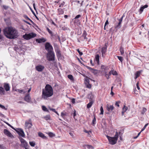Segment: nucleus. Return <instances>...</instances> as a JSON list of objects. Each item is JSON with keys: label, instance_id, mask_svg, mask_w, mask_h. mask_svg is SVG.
<instances>
[{"label": "nucleus", "instance_id": "nucleus-1", "mask_svg": "<svg viewBox=\"0 0 149 149\" xmlns=\"http://www.w3.org/2000/svg\"><path fill=\"white\" fill-rule=\"evenodd\" d=\"M3 32L4 35L10 39L16 38L18 36L17 30L12 26L6 27L3 30Z\"/></svg>", "mask_w": 149, "mask_h": 149}, {"label": "nucleus", "instance_id": "nucleus-2", "mask_svg": "<svg viewBox=\"0 0 149 149\" xmlns=\"http://www.w3.org/2000/svg\"><path fill=\"white\" fill-rule=\"evenodd\" d=\"M53 94V89L52 86L49 84H46L45 89L42 90V98L45 100H47L48 97L52 96Z\"/></svg>", "mask_w": 149, "mask_h": 149}, {"label": "nucleus", "instance_id": "nucleus-3", "mask_svg": "<svg viewBox=\"0 0 149 149\" xmlns=\"http://www.w3.org/2000/svg\"><path fill=\"white\" fill-rule=\"evenodd\" d=\"M81 15H78L72 19V21L75 26H79L81 24Z\"/></svg>", "mask_w": 149, "mask_h": 149}, {"label": "nucleus", "instance_id": "nucleus-4", "mask_svg": "<svg viewBox=\"0 0 149 149\" xmlns=\"http://www.w3.org/2000/svg\"><path fill=\"white\" fill-rule=\"evenodd\" d=\"M47 57L49 61H54L55 60V55L53 51H50L48 52Z\"/></svg>", "mask_w": 149, "mask_h": 149}, {"label": "nucleus", "instance_id": "nucleus-5", "mask_svg": "<svg viewBox=\"0 0 149 149\" xmlns=\"http://www.w3.org/2000/svg\"><path fill=\"white\" fill-rule=\"evenodd\" d=\"M36 36V34L33 33H30L28 34H26L23 36V37L26 40H29L31 38L35 37Z\"/></svg>", "mask_w": 149, "mask_h": 149}, {"label": "nucleus", "instance_id": "nucleus-6", "mask_svg": "<svg viewBox=\"0 0 149 149\" xmlns=\"http://www.w3.org/2000/svg\"><path fill=\"white\" fill-rule=\"evenodd\" d=\"M45 49L48 52H49L50 51H53V47L49 42H47L45 43Z\"/></svg>", "mask_w": 149, "mask_h": 149}, {"label": "nucleus", "instance_id": "nucleus-7", "mask_svg": "<svg viewBox=\"0 0 149 149\" xmlns=\"http://www.w3.org/2000/svg\"><path fill=\"white\" fill-rule=\"evenodd\" d=\"M22 144V146L25 148V149H28L27 147L28 145L27 142L23 139L21 137L19 138Z\"/></svg>", "mask_w": 149, "mask_h": 149}, {"label": "nucleus", "instance_id": "nucleus-8", "mask_svg": "<svg viewBox=\"0 0 149 149\" xmlns=\"http://www.w3.org/2000/svg\"><path fill=\"white\" fill-rule=\"evenodd\" d=\"M107 137L110 144L111 145H114L116 143L117 141L116 139H115L114 138L110 137L108 136H107Z\"/></svg>", "mask_w": 149, "mask_h": 149}, {"label": "nucleus", "instance_id": "nucleus-9", "mask_svg": "<svg viewBox=\"0 0 149 149\" xmlns=\"http://www.w3.org/2000/svg\"><path fill=\"white\" fill-rule=\"evenodd\" d=\"M107 51V46L106 45L105 46L102 48L101 53L102 56L103 58H105V56L106 55V52Z\"/></svg>", "mask_w": 149, "mask_h": 149}, {"label": "nucleus", "instance_id": "nucleus-10", "mask_svg": "<svg viewBox=\"0 0 149 149\" xmlns=\"http://www.w3.org/2000/svg\"><path fill=\"white\" fill-rule=\"evenodd\" d=\"M90 79H91L87 76L86 77V78H85V83L86 86V87L89 88H91V84H90Z\"/></svg>", "mask_w": 149, "mask_h": 149}, {"label": "nucleus", "instance_id": "nucleus-11", "mask_svg": "<svg viewBox=\"0 0 149 149\" xmlns=\"http://www.w3.org/2000/svg\"><path fill=\"white\" fill-rule=\"evenodd\" d=\"M87 35V33L85 30L83 31V33L82 35L80 37V40L81 41H84L85 40H87L88 38L86 37Z\"/></svg>", "mask_w": 149, "mask_h": 149}, {"label": "nucleus", "instance_id": "nucleus-12", "mask_svg": "<svg viewBox=\"0 0 149 149\" xmlns=\"http://www.w3.org/2000/svg\"><path fill=\"white\" fill-rule=\"evenodd\" d=\"M54 48L57 56L58 58L61 57V51L58 46H56L54 47Z\"/></svg>", "mask_w": 149, "mask_h": 149}, {"label": "nucleus", "instance_id": "nucleus-13", "mask_svg": "<svg viewBox=\"0 0 149 149\" xmlns=\"http://www.w3.org/2000/svg\"><path fill=\"white\" fill-rule=\"evenodd\" d=\"M18 134L22 137L25 136V134L23 130L20 128L17 129V130H15Z\"/></svg>", "mask_w": 149, "mask_h": 149}, {"label": "nucleus", "instance_id": "nucleus-14", "mask_svg": "<svg viewBox=\"0 0 149 149\" xmlns=\"http://www.w3.org/2000/svg\"><path fill=\"white\" fill-rule=\"evenodd\" d=\"M35 68L38 72H42L44 69V67L41 65H39L36 66Z\"/></svg>", "mask_w": 149, "mask_h": 149}, {"label": "nucleus", "instance_id": "nucleus-15", "mask_svg": "<svg viewBox=\"0 0 149 149\" xmlns=\"http://www.w3.org/2000/svg\"><path fill=\"white\" fill-rule=\"evenodd\" d=\"M3 133L5 135L11 138L13 137V135L7 129H5L4 130Z\"/></svg>", "mask_w": 149, "mask_h": 149}, {"label": "nucleus", "instance_id": "nucleus-16", "mask_svg": "<svg viewBox=\"0 0 149 149\" xmlns=\"http://www.w3.org/2000/svg\"><path fill=\"white\" fill-rule=\"evenodd\" d=\"M31 98L29 94L28 93L24 97V100L27 102L29 103L31 101Z\"/></svg>", "mask_w": 149, "mask_h": 149}, {"label": "nucleus", "instance_id": "nucleus-17", "mask_svg": "<svg viewBox=\"0 0 149 149\" xmlns=\"http://www.w3.org/2000/svg\"><path fill=\"white\" fill-rule=\"evenodd\" d=\"M33 125L32 123L26 121L25 122V126L26 128L29 129Z\"/></svg>", "mask_w": 149, "mask_h": 149}, {"label": "nucleus", "instance_id": "nucleus-18", "mask_svg": "<svg viewBox=\"0 0 149 149\" xmlns=\"http://www.w3.org/2000/svg\"><path fill=\"white\" fill-rule=\"evenodd\" d=\"M148 7L147 5L146 4L144 6H141L139 10V14H141L143 11V10L145 8H147Z\"/></svg>", "mask_w": 149, "mask_h": 149}, {"label": "nucleus", "instance_id": "nucleus-19", "mask_svg": "<svg viewBox=\"0 0 149 149\" xmlns=\"http://www.w3.org/2000/svg\"><path fill=\"white\" fill-rule=\"evenodd\" d=\"M143 72V70H140L137 71L136 72L135 74V77H134V79H137L138 77H139V76L140 75L141 73L142 72Z\"/></svg>", "mask_w": 149, "mask_h": 149}, {"label": "nucleus", "instance_id": "nucleus-20", "mask_svg": "<svg viewBox=\"0 0 149 149\" xmlns=\"http://www.w3.org/2000/svg\"><path fill=\"white\" fill-rule=\"evenodd\" d=\"M3 87L6 91H7L10 90V87L8 84L6 83H4V84Z\"/></svg>", "mask_w": 149, "mask_h": 149}, {"label": "nucleus", "instance_id": "nucleus-21", "mask_svg": "<svg viewBox=\"0 0 149 149\" xmlns=\"http://www.w3.org/2000/svg\"><path fill=\"white\" fill-rule=\"evenodd\" d=\"M114 107L113 105H110L107 106V109L109 112H111L114 109Z\"/></svg>", "mask_w": 149, "mask_h": 149}, {"label": "nucleus", "instance_id": "nucleus-22", "mask_svg": "<svg viewBox=\"0 0 149 149\" xmlns=\"http://www.w3.org/2000/svg\"><path fill=\"white\" fill-rule=\"evenodd\" d=\"M38 135L39 137H41L43 139H47V138L45 136L44 134L40 132H39L38 133Z\"/></svg>", "mask_w": 149, "mask_h": 149}, {"label": "nucleus", "instance_id": "nucleus-23", "mask_svg": "<svg viewBox=\"0 0 149 149\" xmlns=\"http://www.w3.org/2000/svg\"><path fill=\"white\" fill-rule=\"evenodd\" d=\"M100 56L98 54L96 55L95 56V59L97 62L98 65L99 64Z\"/></svg>", "mask_w": 149, "mask_h": 149}, {"label": "nucleus", "instance_id": "nucleus-24", "mask_svg": "<svg viewBox=\"0 0 149 149\" xmlns=\"http://www.w3.org/2000/svg\"><path fill=\"white\" fill-rule=\"evenodd\" d=\"M36 41L38 43H40L45 42L46 41V40L45 38H43L41 39H37Z\"/></svg>", "mask_w": 149, "mask_h": 149}, {"label": "nucleus", "instance_id": "nucleus-25", "mask_svg": "<svg viewBox=\"0 0 149 149\" xmlns=\"http://www.w3.org/2000/svg\"><path fill=\"white\" fill-rule=\"evenodd\" d=\"M58 15L63 14L64 13V11L61 8H58Z\"/></svg>", "mask_w": 149, "mask_h": 149}, {"label": "nucleus", "instance_id": "nucleus-26", "mask_svg": "<svg viewBox=\"0 0 149 149\" xmlns=\"http://www.w3.org/2000/svg\"><path fill=\"white\" fill-rule=\"evenodd\" d=\"M0 94L4 95L5 94V91L3 88L0 87Z\"/></svg>", "mask_w": 149, "mask_h": 149}, {"label": "nucleus", "instance_id": "nucleus-27", "mask_svg": "<svg viewBox=\"0 0 149 149\" xmlns=\"http://www.w3.org/2000/svg\"><path fill=\"white\" fill-rule=\"evenodd\" d=\"M93 102L92 101L90 102L87 105V108L88 109L90 108L92 106L93 103Z\"/></svg>", "mask_w": 149, "mask_h": 149}, {"label": "nucleus", "instance_id": "nucleus-28", "mask_svg": "<svg viewBox=\"0 0 149 149\" xmlns=\"http://www.w3.org/2000/svg\"><path fill=\"white\" fill-rule=\"evenodd\" d=\"M85 146H86L89 149H94V148L91 145H86L83 146V147H85Z\"/></svg>", "mask_w": 149, "mask_h": 149}, {"label": "nucleus", "instance_id": "nucleus-29", "mask_svg": "<svg viewBox=\"0 0 149 149\" xmlns=\"http://www.w3.org/2000/svg\"><path fill=\"white\" fill-rule=\"evenodd\" d=\"M42 110L44 111L47 112L49 113V111L44 106H42Z\"/></svg>", "mask_w": 149, "mask_h": 149}, {"label": "nucleus", "instance_id": "nucleus-30", "mask_svg": "<svg viewBox=\"0 0 149 149\" xmlns=\"http://www.w3.org/2000/svg\"><path fill=\"white\" fill-rule=\"evenodd\" d=\"M104 73L105 74V77L107 78V79H109V76L108 75V74L107 73V70H104Z\"/></svg>", "mask_w": 149, "mask_h": 149}, {"label": "nucleus", "instance_id": "nucleus-31", "mask_svg": "<svg viewBox=\"0 0 149 149\" xmlns=\"http://www.w3.org/2000/svg\"><path fill=\"white\" fill-rule=\"evenodd\" d=\"M15 91H17L20 93H25V92L23 90L20 89H16L15 90Z\"/></svg>", "mask_w": 149, "mask_h": 149}, {"label": "nucleus", "instance_id": "nucleus-32", "mask_svg": "<svg viewBox=\"0 0 149 149\" xmlns=\"http://www.w3.org/2000/svg\"><path fill=\"white\" fill-rule=\"evenodd\" d=\"M47 30V31L48 32V33H49V34L51 35V36H53V34L52 32L47 27L46 28Z\"/></svg>", "mask_w": 149, "mask_h": 149}, {"label": "nucleus", "instance_id": "nucleus-33", "mask_svg": "<svg viewBox=\"0 0 149 149\" xmlns=\"http://www.w3.org/2000/svg\"><path fill=\"white\" fill-rule=\"evenodd\" d=\"M120 54L122 55L124 54V49L122 47H120Z\"/></svg>", "mask_w": 149, "mask_h": 149}, {"label": "nucleus", "instance_id": "nucleus-34", "mask_svg": "<svg viewBox=\"0 0 149 149\" xmlns=\"http://www.w3.org/2000/svg\"><path fill=\"white\" fill-rule=\"evenodd\" d=\"M66 116V113L65 111H64L61 113V116L63 118H64V116Z\"/></svg>", "mask_w": 149, "mask_h": 149}, {"label": "nucleus", "instance_id": "nucleus-35", "mask_svg": "<svg viewBox=\"0 0 149 149\" xmlns=\"http://www.w3.org/2000/svg\"><path fill=\"white\" fill-rule=\"evenodd\" d=\"M68 78L71 81H73L74 80L73 76L71 74H69L68 76Z\"/></svg>", "mask_w": 149, "mask_h": 149}, {"label": "nucleus", "instance_id": "nucleus-36", "mask_svg": "<svg viewBox=\"0 0 149 149\" xmlns=\"http://www.w3.org/2000/svg\"><path fill=\"white\" fill-rule=\"evenodd\" d=\"M29 143L30 146L32 147H34L35 146L36 143L34 141H30Z\"/></svg>", "mask_w": 149, "mask_h": 149}, {"label": "nucleus", "instance_id": "nucleus-37", "mask_svg": "<svg viewBox=\"0 0 149 149\" xmlns=\"http://www.w3.org/2000/svg\"><path fill=\"white\" fill-rule=\"evenodd\" d=\"M118 134L117 132H116V134L113 138L115 139H116L117 141V140L118 138Z\"/></svg>", "mask_w": 149, "mask_h": 149}, {"label": "nucleus", "instance_id": "nucleus-38", "mask_svg": "<svg viewBox=\"0 0 149 149\" xmlns=\"http://www.w3.org/2000/svg\"><path fill=\"white\" fill-rule=\"evenodd\" d=\"M44 119L46 120H48L50 119V115H47L44 117Z\"/></svg>", "mask_w": 149, "mask_h": 149}, {"label": "nucleus", "instance_id": "nucleus-39", "mask_svg": "<svg viewBox=\"0 0 149 149\" xmlns=\"http://www.w3.org/2000/svg\"><path fill=\"white\" fill-rule=\"evenodd\" d=\"M111 73L113 75H118V73L116 71H114V70H111Z\"/></svg>", "mask_w": 149, "mask_h": 149}, {"label": "nucleus", "instance_id": "nucleus-40", "mask_svg": "<svg viewBox=\"0 0 149 149\" xmlns=\"http://www.w3.org/2000/svg\"><path fill=\"white\" fill-rule=\"evenodd\" d=\"M147 109L144 107H143L142 109V110L141 112V114H144V113L146 111Z\"/></svg>", "mask_w": 149, "mask_h": 149}, {"label": "nucleus", "instance_id": "nucleus-41", "mask_svg": "<svg viewBox=\"0 0 149 149\" xmlns=\"http://www.w3.org/2000/svg\"><path fill=\"white\" fill-rule=\"evenodd\" d=\"M48 135L50 137H53L55 136V135L52 132H49Z\"/></svg>", "mask_w": 149, "mask_h": 149}, {"label": "nucleus", "instance_id": "nucleus-42", "mask_svg": "<svg viewBox=\"0 0 149 149\" xmlns=\"http://www.w3.org/2000/svg\"><path fill=\"white\" fill-rule=\"evenodd\" d=\"M96 119L95 117H94L92 121V125L94 126L96 124Z\"/></svg>", "mask_w": 149, "mask_h": 149}, {"label": "nucleus", "instance_id": "nucleus-43", "mask_svg": "<svg viewBox=\"0 0 149 149\" xmlns=\"http://www.w3.org/2000/svg\"><path fill=\"white\" fill-rule=\"evenodd\" d=\"M109 24V22H108V19L106 21L104 25V29L105 30L106 29V26L107 25H108Z\"/></svg>", "mask_w": 149, "mask_h": 149}, {"label": "nucleus", "instance_id": "nucleus-44", "mask_svg": "<svg viewBox=\"0 0 149 149\" xmlns=\"http://www.w3.org/2000/svg\"><path fill=\"white\" fill-rule=\"evenodd\" d=\"M117 57L118 58V59L121 62H122L123 60V57L122 56H118Z\"/></svg>", "mask_w": 149, "mask_h": 149}, {"label": "nucleus", "instance_id": "nucleus-45", "mask_svg": "<svg viewBox=\"0 0 149 149\" xmlns=\"http://www.w3.org/2000/svg\"><path fill=\"white\" fill-rule=\"evenodd\" d=\"M100 114H103L104 113V110L102 106H101L100 108Z\"/></svg>", "mask_w": 149, "mask_h": 149}, {"label": "nucleus", "instance_id": "nucleus-46", "mask_svg": "<svg viewBox=\"0 0 149 149\" xmlns=\"http://www.w3.org/2000/svg\"><path fill=\"white\" fill-rule=\"evenodd\" d=\"M50 22L51 23V24L54 25V26L56 27H58V26L54 22L52 19H51L50 20Z\"/></svg>", "mask_w": 149, "mask_h": 149}, {"label": "nucleus", "instance_id": "nucleus-47", "mask_svg": "<svg viewBox=\"0 0 149 149\" xmlns=\"http://www.w3.org/2000/svg\"><path fill=\"white\" fill-rule=\"evenodd\" d=\"M120 103V101H118L116 102V103L115 104V105L116 106H117L118 107H119V104Z\"/></svg>", "mask_w": 149, "mask_h": 149}, {"label": "nucleus", "instance_id": "nucleus-48", "mask_svg": "<svg viewBox=\"0 0 149 149\" xmlns=\"http://www.w3.org/2000/svg\"><path fill=\"white\" fill-rule=\"evenodd\" d=\"M128 107H127L125 105L123 107V110L124 111V112H126V111L127 110Z\"/></svg>", "mask_w": 149, "mask_h": 149}, {"label": "nucleus", "instance_id": "nucleus-49", "mask_svg": "<svg viewBox=\"0 0 149 149\" xmlns=\"http://www.w3.org/2000/svg\"><path fill=\"white\" fill-rule=\"evenodd\" d=\"M123 17L124 16L123 15L120 19H118L119 24H121Z\"/></svg>", "mask_w": 149, "mask_h": 149}, {"label": "nucleus", "instance_id": "nucleus-50", "mask_svg": "<svg viewBox=\"0 0 149 149\" xmlns=\"http://www.w3.org/2000/svg\"><path fill=\"white\" fill-rule=\"evenodd\" d=\"M121 27V24H119V23H118V24L115 26V28H117V29H119L120 28V27Z\"/></svg>", "mask_w": 149, "mask_h": 149}, {"label": "nucleus", "instance_id": "nucleus-51", "mask_svg": "<svg viewBox=\"0 0 149 149\" xmlns=\"http://www.w3.org/2000/svg\"><path fill=\"white\" fill-rule=\"evenodd\" d=\"M6 123V124H7L9 126H10V127H11L12 129H13L14 130H16V129L13 127L10 124H9L8 123Z\"/></svg>", "mask_w": 149, "mask_h": 149}, {"label": "nucleus", "instance_id": "nucleus-52", "mask_svg": "<svg viewBox=\"0 0 149 149\" xmlns=\"http://www.w3.org/2000/svg\"><path fill=\"white\" fill-rule=\"evenodd\" d=\"M91 72L94 74H96L97 73V70H96L93 69V70Z\"/></svg>", "mask_w": 149, "mask_h": 149}, {"label": "nucleus", "instance_id": "nucleus-53", "mask_svg": "<svg viewBox=\"0 0 149 149\" xmlns=\"http://www.w3.org/2000/svg\"><path fill=\"white\" fill-rule=\"evenodd\" d=\"M77 51L79 53V55L81 56L83 55V53L81 52L79 50V49H78L77 50Z\"/></svg>", "mask_w": 149, "mask_h": 149}, {"label": "nucleus", "instance_id": "nucleus-54", "mask_svg": "<svg viewBox=\"0 0 149 149\" xmlns=\"http://www.w3.org/2000/svg\"><path fill=\"white\" fill-rule=\"evenodd\" d=\"M24 17L26 20H30L31 19L26 15H24Z\"/></svg>", "mask_w": 149, "mask_h": 149}, {"label": "nucleus", "instance_id": "nucleus-55", "mask_svg": "<svg viewBox=\"0 0 149 149\" xmlns=\"http://www.w3.org/2000/svg\"><path fill=\"white\" fill-rule=\"evenodd\" d=\"M29 21L34 25L37 28L38 27V26L31 19H30Z\"/></svg>", "mask_w": 149, "mask_h": 149}, {"label": "nucleus", "instance_id": "nucleus-56", "mask_svg": "<svg viewBox=\"0 0 149 149\" xmlns=\"http://www.w3.org/2000/svg\"><path fill=\"white\" fill-rule=\"evenodd\" d=\"M29 21L34 25L37 28L38 27V26L31 19H30Z\"/></svg>", "mask_w": 149, "mask_h": 149}, {"label": "nucleus", "instance_id": "nucleus-57", "mask_svg": "<svg viewBox=\"0 0 149 149\" xmlns=\"http://www.w3.org/2000/svg\"><path fill=\"white\" fill-rule=\"evenodd\" d=\"M29 21L34 25L37 28L38 27V26L31 19H30Z\"/></svg>", "mask_w": 149, "mask_h": 149}, {"label": "nucleus", "instance_id": "nucleus-58", "mask_svg": "<svg viewBox=\"0 0 149 149\" xmlns=\"http://www.w3.org/2000/svg\"><path fill=\"white\" fill-rule=\"evenodd\" d=\"M0 148L1 149H6V148L3 145L0 144Z\"/></svg>", "mask_w": 149, "mask_h": 149}, {"label": "nucleus", "instance_id": "nucleus-59", "mask_svg": "<svg viewBox=\"0 0 149 149\" xmlns=\"http://www.w3.org/2000/svg\"><path fill=\"white\" fill-rule=\"evenodd\" d=\"M0 107H1V108L2 109H4L5 110H6V109H6V108L4 106L0 104Z\"/></svg>", "mask_w": 149, "mask_h": 149}, {"label": "nucleus", "instance_id": "nucleus-60", "mask_svg": "<svg viewBox=\"0 0 149 149\" xmlns=\"http://www.w3.org/2000/svg\"><path fill=\"white\" fill-rule=\"evenodd\" d=\"M49 109L51 111H52L54 112V113L56 112V111L54 109L52 108H49Z\"/></svg>", "mask_w": 149, "mask_h": 149}, {"label": "nucleus", "instance_id": "nucleus-61", "mask_svg": "<svg viewBox=\"0 0 149 149\" xmlns=\"http://www.w3.org/2000/svg\"><path fill=\"white\" fill-rule=\"evenodd\" d=\"M14 49L16 51H17V50L19 49V48L15 46L14 47Z\"/></svg>", "mask_w": 149, "mask_h": 149}, {"label": "nucleus", "instance_id": "nucleus-62", "mask_svg": "<svg viewBox=\"0 0 149 149\" xmlns=\"http://www.w3.org/2000/svg\"><path fill=\"white\" fill-rule=\"evenodd\" d=\"M73 116L74 119H75V120H77V119L75 118V116H76V111L75 110H74V112L73 113Z\"/></svg>", "mask_w": 149, "mask_h": 149}, {"label": "nucleus", "instance_id": "nucleus-63", "mask_svg": "<svg viewBox=\"0 0 149 149\" xmlns=\"http://www.w3.org/2000/svg\"><path fill=\"white\" fill-rule=\"evenodd\" d=\"M139 82H137L136 84V87H137V88L139 90L140 89V87L139 86Z\"/></svg>", "mask_w": 149, "mask_h": 149}, {"label": "nucleus", "instance_id": "nucleus-64", "mask_svg": "<svg viewBox=\"0 0 149 149\" xmlns=\"http://www.w3.org/2000/svg\"><path fill=\"white\" fill-rule=\"evenodd\" d=\"M71 102L73 104H74L75 103V99L74 98H72L71 100Z\"/></svg>", "mask_w": 149, "mask_h": 149}]
</instances>
